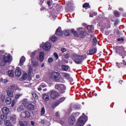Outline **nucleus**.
Segmentation results:
<instances>
[{
	"instance_id": "nucleus-1",
	"label": "nucleus",
	"mask_w": 126,
	"mask_h": 126,
	"mask_svg": "<svg viewBox=\"0 0 126 126\" xmlns=\"http://www.w3.org/2000/svg\"><path fill=\"white\" fill-rule=\"evenodd\" d=\"M0 56H1L0 65L1 66H4L7 63H10L12 61V57L4 52L0 51Z\"/></svg>"
},
{
	"instance_id": "nucleus-2",
	"label": "nucleus",
	"mask_w": 126,
	"mask_h": 126,
	"mask_svg": "<svg viewBox=\"0 0 126 126\" xmlns=\"http://www.w3.org/2000/svg\"><path fill=\"white\" fill-rule=\"evenodd\" d=\"M71 32L75 37H80V38H82L84 36V29L81 28L78 29V33L74 29H72Z\"/></svg>"
},
{
	"instance_id": "nucleus-3",
	"label": "nucleus",
	"mask_w": 126,
	"mask_h": 126,
	"mask_svg": "<svg viewBox=\"0 0 126 126\" xmlns=\"http://www.w3.org/2000/svg\"><path fill=\"white\" fill-rule=\"evenodd\" d=\"M72 58L74 60V63L77 64H80L84 61V56H79L76 54L72 55Z\"/></svg>"
},
{
	"instance_id": "nucleus-4",
	"label": "nucleus",
	"mask_w": 126,
	"mask_h": 126,
	"mask_svg": "<svg viewBox=\"0 0 126 126\" xmlns=\"http://www.w3.org/2000/svg\"><path fill=\"white\" fill-rule=\"evenodd\" d=\"M114 49L116 50V54L122 57V59H125V55H126L125 48L122 46H116Z\"/></svg>"
},
{
	"instance_id": "nucleus-5",
	"label": "nucleus",
	"mask_w": 126,
	"mask_h": 126,
	"mask_svg": "<svg viewBox=\"0 0 126 126\" xmlns=\"http://www.w3.org/2000/svg\"><path fill=\"white\" fill-rule=\"evenodd\" d=\"M60 73L58 72L53 71L51 72L50 75V77L52 80L56 81L57 82H59L61 77H60Z\"/></svg>"
},
{
	"instance_id": "nucleus-6",
	"label": "nucleus",
	"mask_w": 126,
	"mask_h": 126,
	"mask_svg": "<svg viewBox=\"0 0 126 126\" xmlns=\"http://www.w3.org/2000/svg\"><path fill=\"white\" fill-rule=\"evenodd\" d=\"M88 120V118L86 116L84 117H81L78 119L77 122V126H83L85 124V123Z\"/></svg>"
},
{
	"instance_id": "nucleus-7",
	"label": "nucleus",
	"mask_w": 126,
	"mask_h": 126,
	"mask_svg": "<svg viewBox=\"0 0 126 126\" xmlns=\"http://www.w3.org/2000/svg\"><path fill=\"white\" fill-rule=\"evenodd\" d=\"M55 89H57V90H59L61 92V93H64L65 92V86L63 84H57L55 86Z\"/></svg>"
},
{
	"instance_id": "nucleus-8",
	"label": "nucleus",
	"mask_w": 126,
	"mask_h": 126,
	"mask_svg": "<svg viewBox=\"0 0 126 126\" xmlns=\"http://www.w3.org/2000/svg\"><path fill=\"white\" fill-rule=\"evenodd\" d=\"M50 96L52 99H56V98H58L60 96V94L56 91H52Z\"/></svg>"
},
{
	"instance_id": "nucleus-9",
	"label": "nucleus",
	"mask_w": 126,
	"mask_h": 126,
	"mask_svg": "<svg viewBox=\"0 0 126 126\" xmlns=\"http://www.w3.org/2000/svg\"><path fill=\"white\" fill-rule=\"evenodd\" d=\"M51 43L50 42H46L43 46L42 49L45 51H49L51 48Z\"/></svg>"
},
{
	"instance_id": "nucleus-10",
	"label": "nucleus",
	"mask_w": 126,
	"mask_h": 126,
	"mask_svg": "<svg viewBox=\"0 0 126 126\" xmlns=\"http://www.w3.org/2000/svg\"><path fill=\"white\" fill-rule=\"evenodd\" d=\"M15 74L17 77L21 76V69L19 67H17L15 71Z\"/></svg>"
},
{
	"instance_id": "nucleus-11",
	"label": "nucleus",
	"mask_w": 126,
	"mask_h": 126,
	"mask_svg": "<svg viewBox=\"0 0 126 126\" xmlns=\"http://www.w3.org/2000/svg\"><path fill=\"white\" fill-rule=\"evenodd\" d=\"M68 123L69 125H73L74 123H75V119L74 118V116L73 115H71L68 120Z\"/></svg>"
},
{
	"instance_id": "nucleus-12",
	"label": "nucleus",
	"mask_w": 126,
	"mask_h": 126,
	"mask_svg": "<svg viewBox=\"0 0 126 126\" xmlns=\"http://www.w3.org/2000/svg\"><path fill=\"white\" fill-rule=\"evenodd\" d=\"M10 112L9 108L7 107H4L2 108V113L4 115H8V114H9Z\"/></svg>"
},
{
	"instance_id": "nucleus-13",
	"label": "nucleus",
	"mask_w": 126,
	"mask_h": 126,
	"mask_svg": "<svg viewBox=\"0 0 126 126\" xmlns=\"http://www.w3.org/2000/svg\"><path fill=\"white\" fill-rule=\"evenodd\" d=\"M22 116L23 118H30V113L28 111H25L22 113Z\"/></svg>"
},
{
	"instance_id": "nucleus-14",
	"label": "nucleus",
	"mask_w": 126,
	"mask_h": 126,
	"mask_svg": "<svg viewBox=\"0 0 126 126\" xmlns=\"http://www.w3.org/2000/svg\"><path fill=\"white\" fill-rule=\"evenodd\" d=\"M8 89H9V90H11V91L15 92L17 89V86H15L14 85H11L10 87H8Z\"/></svg>"
},
{
	"instance_id": "nucleus-15",
	"label": "nucleus",
	"mask_w": 126,
	"mask_h": 126,
	"mask_svg": "<svg viewBox=\"0 0 126 126\" xmlns=\"http://www.w3.org/2000/svg\"><path fill=\"white\" fill-rule=\"evenodd\" d=\"M56 33L57 35H58V36H62V35H63V32L62 31V28H61V27H59L57 29Z\"/></svg>"
},
{
	"instance_id": "nucleus-16",
	"label": "nucleus",
	"mask_w": 126,
	"mask_h": 126,
	"mask_svg": "<svg viewBox=\"0 0 126 126\" xmlns=\"http://www.w3.org/2000/svg\"><path fill=\"white\" fill-rule=\"evenodd\" d=\"M96 53H97V49L93 48L89 51V55H94L96 54Z\"/></svg>"
},
{
	"instance_id": "nucleus-17",
	"label": "nucleus",
	"mask_w": 126,
	"mask_h": 126,
	"mask_svg": "<svg viewBox=\"0 0 126 126\" xmlns=\"http://www.w3.org/2000/svg\"><path fill=\"white\" fill-rule=\"evenodd\" d=\"M88 30L90 33H92V32H94V26L93 25L88 26Z\"/></svg>"
},
{
	"instance_id": "nucleus-18",
	"label": "nucleus",
	"mask_w": 126,
	"mask_h": 126,
	"mask_svg": "<svg viewBox=\"0 0 126 126\" xmlns=\"http://www.w3.org/2000/svg\"><path fill=\"white\" fill-rule=\"evenodd\" d=\"M13 91H11L10 90H9L8 89V90H7V94L8 95V96H9V97H13Z\"/></svg>"
},
{
	"instance_id": "nucleus-19",
	"label": "nucleus",
	"mask_w": 126,
	"mask_h": 126,
	"mask_svg": "<svg viewBox=\"0 0 126 126\" xmlns=\"http://www.w3.org/2000/svg\"><path fill=\"white\" fill-rule=\"evenodd\" d=\"M27 109L28 110H30L31 111H32V110H34V105H33L32 103H30L27 106Z\"/></svg>"
},
{
	"instance_id": "nucleus-20",
	"label": "nucleus",
	"mask_w": 126,
	"mask_h": 126,
	"mask_svg": "<svg viewBox=\"0 0 126 126\" xmlns=\"http://www.w3.org/2000/svg\"><path fill=\"white\" fill-rule=\"evenodd\" d=\"M44 52H41L39 54V60L40 62H43V61H44Z\"/></svg>"
},
{
	"instance_id": "nucleus-21",
	"label": "nucleus",
	"mask_w": 126,
	"mask_h": 126,
	"mask_svg": "<svg viewBox=\"0 0 126 126\" xmlns=\"http://www.w3.org/2000/svg\"><path fill=\"white\" fill-rule=\"evenodd\" d=\"M25 60V57L22 56L20 60L19 65H23V63H24Z\"/></svg>"
},
{
	"instance_id": "nucleus-22",
	"label": "nucleus",
	"mask_w": 126,
	"mask_h": 126,
	"mask_svg": "<svg viewBox=\"0 0 126 126\" xmlns=\"http://www.w3.org/2000/svg\"><path fill=\"white\" fill-rule=\"evenodd\" d=\"M43 98L44 101H49L50 99V96H49L47 94H44L43 95Z\"/></svg>"
},
{
	"instance_id": "nucleus-23",
	"label": "nucleus",
	"mask_w": 126,
	"mask_h": 126,
	"mask_svg": "<svg viewBox=\"0 0 126 126\" xmlns=\"http://www.w3.org/2000/svg\"><path fill=\"white\" fill-rule=\"evenodd\" d=\"M10 121L13 123V124H15L16 123V116L13 115L10 118Z\"/></svg>"
},
{
	"instance_id": "nucleus-24",
	"label": "nucleus",
	"mask_w": 126,
	"mask_h": 126,
	"mask_svg": "<svg viewBox=\"0 0 126 126\" xmlns=\"http://www.w3.org/2000/svg\"><path fill=\"white\" fill-rule=\"evenodd\" d=\"M4 124L5 126H12V125H11V123H10V121L8 120H4Z\"/></svg>"
},
{
	"instance_id": "nucleus-25",
	"label": "nucleus",
	"mask_w": 126,
	"mask_h": 126,
	"mask_svg": "<svg viewBox=\"0 0 126 126\" xmlns=\"http://www.w3.org/2000/svg\"><path fill=\"white\" fill-rule=\"evenodd\" d=\"M62 75L64 77H65V78H66V79H69V78H70L69 74H68L67 73H64V72L62 73Z\"/></svg>"
},
{
	"instance_id": "nucleus-26",
	"label": "nucleus",
	"mask_w": 126,
	"mask_h": 126,
	"mask_svg": "<svg viewBox=\"0 0 126 126\" xmlns=\"http://www.w3.org/2000/svg\"><path fill=\"white\" fill-rule=\"evenodd\" d=\"M5 102L7 105H10L11 103V98L10 97H7L5 100Z\"/></svg>"
},
{
	"instance_id": "nucleus-27",
	"label": "nucleus",
	"mask_w": 126,
	"mask_h": 126,
	"mask_svg": "<svg viewBox=\"0 0 126 126\" xmlns=\"http://www.w3.org/2000/svg\"><path fill=\"white\" fill-rule=\"evenodd\" d=\"M17 110L18 112H20L24 110V107H23V105H19V106H18Z\"/></svg>"
},
{
	"instance_id": "nucleus-28",
	"label": "nucleus",
	"mask_w": 126,
	"mask_h": 126,
	"mask_svg": "<svg viewBox=\"0 0 126 126\" xmlns=\"http://www.w3.org/2000/svg\"><path fill=\"white\" fill-rule=\"evenodd\" d=\"M69 67H68V66L67 65H63L62 66V68L63 70H64V71H67V70H68V68Z\"/></svg>"
},
{
	"instance_id": "nucleus-29",
	"label": "nucleus",
	"mask_w": 126,
	"mask_h": 126,
	"mask_svg": "<svg viewBox=\"0 0 126 126\" xmlns=\"http://www.w3.org/2000/svg\"><path fill=\"white\" fill-rule=\"evenodd\" d=\"M36 54H37V51L36 50L32 53V54L31 55L32 61L34 60V57H35V55H36Z\"/></svg>"
},
{
	"instance_id": "nucleus-30",
	"label": "nucleus",
	"mask_w": 126,
	"mask_h": 126,
	"mask_svg": "<svg viewBox=\"0 0 126 126\" xmlns=\"http://www.w3.org/2000/svg\"><path fill=\"white\" fill-rule=\"evenodd\" d=\"M32 61V64L33 66H38L39 65L38 62L33 60Z\"/></svg>"
},
{
	"instance_id": "nucleus-31",
	"label": "nucleus",
	"mask_w": 126,
	"mask_h": 126,
	"mask_svg": "<svg viewBox=\"0 0 126 126\" xmlns=\"http://www.w3.org/2000/svg\"><path fill=\"white\" fill-rule=\"evenodd\" d=\"M57 38L56 37V35H54L51 37V40L52 42H56L57 41Z\"/></svg>"
},
{
	"instance_id": "nucleus-32",
	"label": "nucleus",
	"mask_w": 126,
	"mask_h": 126,
	"mask_svg": "<svg viewBox=\"0 0 126 126\" xmlns=\"http://www.w3.org/2000/svg\"><path fill=\"white\" fill-rule=\"evenodd\" d=\"M59 104H60V103L58 102H56L54 103H53L52 105V108H56V107H57V106H59Z\"/></svg>"
},
{
	"instance_id": "nucleus-33",
	"label": "nucleus",
	"mask_w": 126,
	"mask_h": 126,
	"mask_svg": "<svg viewBox=\"0 0 126 126\" xmlns=\"http://www.w3.org/2000/svg\"><path fill=\"white\" fill-rule=\"evenodd\" d=\"M63 33H64L65 36H69V30H68V31L65 30L63 31Z\"/></svg>"
},
{
	"instance_id": "nucleus-34",
	"label": "nucleus",
	"mask_w": 126,
	"mask_h": 126,
	"mask_svg": "<svg viewBox=\"0 0 126 126\" xmlns=\"http://www.w3.org/2000/svg\"><path fill=\"white\" fill-rule=\"evenodd\" d=\"M45 108L42 107L41 110V116H44V115H45Z\"/></svg>"
},
{
	"instance_id": "nucleus-35",
	"label": "nucleus",
	"mask_w": 126,
	"mask_h": 126,
	"mask_svg": "<svg viewBox=\"0 0 126 126\" xmlns=\"http://www.w3.org/2000/svg\"><path fill=\"white\" fill-rule=\"evenodd\" d=\"M8 74L9 76H11V77L13 76V71L12 70L8 71Z\"/></svg>"
},
{
	"instance_id": "nucleus-36",
	"label": "nucleus",
	"mask_w": 126,
	"mask_h": 126,
	"mask_svg": "<svg viewBox=\"0 0 126 126\" xmlns=\"http://www.w3.org/2000/svg\"><path fill=\"white\" fill-rule=\"evenodd\" d=\"M65 100V97H61L60 98V99L58 100V102L60 103H62V102H63V100Z\"/></svg>"
},
{
	"instance_id": "nucleus-37",
	"label": "nucleus",
	"mask_w": 126,
	"mask_h": 126,
	"mask_svg": "<svg viewBox=\"0 0 126 126\" xmlns=\"http://www.w3.org/2000/svg\"><path fill=\"white\" fill-rule=\"evenodd\" d=\"M7 117V116L6 115H4L3 114H2L0 116L1 120H5V119H6Z\"/></svg>"
},
{
	"instance_id": "nucleus-38",
	"label": "nucleus",
	"mask_w": 126,
	"mask_h": 126,
	"mask_svg": "<svg viewBox=\"0 0 126 126\" xmlns=\"http://www.w3.org/2000/svg\"><path fill=\"white\" fill-rule=\"evenodd\" d=\"M32 95L34 99H35L36 100L38 99V95H37V94H36V93H33L32 94Z\"/></svg>"
},
{
	"instance_id": "nucleus-39",
	"label": "nucleus",
	"mask_w": 126,
	"mask_h": 126,
	"mask_svg": "<svg viewBox=\"0 0 126 126\" xmlns=\"http://www.w3.org/2000/svg\"><path fill=\"white\" fill-rule=\"evenodd\" d=\"M17 102V100L16 99L13 100L12 101V104H11L12 107H13L15 105Z\"/></svg>"
},
{
	"instance_id": "nucleus-40",
	"label": "nucleus",
	"mask_w": 126,
	"mask_h": 126,
	"mask_svg": "<svg viewBox=\"0 0 126 126\" xmlns=\"http://www.w3.org/2000/svg\"><path fill=\"white\" fill-rule=\"evenodd\" d=\"M114 15H115V16L119 17V16H120V12H119V11H115Z\"/></svg>"
},
{
	"instance_id": "nucleus-41",
	"label": "nucleus",
	"mask_w": 126,
	"mask_h": 126,
	"mask_svg": "<svg viewBox=\"0 0 126 126\" xmlns=\"http://www.w3.org/2000/svg\"><path fill=\"white\" fill-rule=\"evenodd\" d=\"M27 104V99H24L23 100V105H24V106H26V105Z\"/></svg>"
},
{
	"instance_id": "nucleus-42",
	"label": "nucleus",
	"mask_w": 126,
	"mask_h": 126,
	"mask_svg": "<svg viewBox=\"0 0 126 126\" xmlns=\"http://www.w3.org/2000/svg\"><path fill=\"white\" fill-rule=\"evenodd\" d=\"M27 77H28L27 74L24 73L22 77V79L25 80V79H27Z\"/></svg>"
},
{
	"instance_id": "nucleus-43",
	"label": "nucleus",
	"mask_w": 126,
	"mask_h": 126,
	"mask_svg": "<svg viewBox=\"0 0 126 126\" xmlns=\"http://www.w3.org/2000/svg\"><path fill=\"white\" fill-rule=\"evenodd\" d=\"M88 6H89V4L88 3H85L83 5V7L84 8H85V7H88Z\"/></svg>"
},
{
	"instance_id": "nucleus-44",
	"label": "nucleus",
	"mask_w": 126,
	"mask_h": 126,
	"mask_svg": "<svg viewBox=\"0 0 126 126\" xmlns=\"http://www.w3.org/2000/svg\"><path fill=\"white\" fill-rule=\"evenodd\" d=\"M40 87H42L43 88H45V87H47V85L45 84V83H41L40 85Z\"/></svg>"
},
{
	"instance_id": "nucleus-45",
	"label": "nucleus",
	"mask_w": 126,
	"mask_h": 126,
	"mask_svg": "<svg viewBox=\"0 0 126 126\" xmlns=\"http://www.w3.org/2000/svg\"><path fill=\"white\" fill-rule=\"evenodd\" d=\"M54 62V59L53 58L50 57L48 59V63H53Z\"/></svg>"
},
{
	"instance_id": "nucleus-46",
	"label": "nucleus",
	"mask_w": 126,
	"mask_h": 126,
	"mask_svg": "<svg viewBox=\"0 0 126 126\" xmlns=\"http://www.w3.org/2000/svg\"><path fill=\"white\" fill-rule=\"evenodd\" d=\"M70 56V55L68 53L64 55L65 59H69Z\"/></svg>"
},
{
	"instance_id": "nucleus-47",
	"label": "nucleus",
	"mask_w": 126,
	"mask_h": 126,
	"mask_svg": "<svg viewBox=\"0 0 126 126\" xmlns=\"http://www.w3.org/2000/svg\"><path fill=\"white\" fill-rule=\"evenodd\" d=\"M54 56L55 58V59H56V60H58V59H59V55H58V54L57 53H54Z\"/></svg>"
},
{
	"instance_id": "nucleus-48",
	"label": "nucleus",
	"mask_w": 126,
	"mask_h": 126,
	"mask_svg": "<svg viewBox=\"0 0 126 126\" xmlns=\"http://www.w3.org/2000/svg\"><path fill=\"white\" fill-rule=\"evenodd\" d=\"M97 44V39L94 38L93 39V45H96Z\"/></svg>"
},
{
	"instance_id": "nucleus-49",
	"label": "nucleus",
	"mask_w": 126,
	"mask_h": 126,
	"mask_svg": "<svg viewBox=\"0 0 126 126\" xmlns=\"http://www.w3.org/2000/svg\"><path fill=\"white\" fill-rule=\"evenodd\" d=\"M20 96H22V94H17L15 96V99H18Z\"/></svg>"
},
{
	"instance_id": "nucleus-50",
	"label": "nucleus",
	"mask_w": 126,
	"mask_h": 126,
	"mask_svg": "<svg viewBox=\"0 0 126 126\" xmlns=\"http://www.w3.org/2000/svg\"><path fill=\"white\" fill-rule=\"evenodd\" d=\"M122 63H116V65L117 66L119 67V68L121 67L122 66Z\"/></svg>"
},
{
	"instance_id": "nucleus-51",
	"label": "nucleus",
	"mask_w": 126,
	"mask_h": 126,
	"mask_svg": "<svg viewBox=\"0 0 126 126\" xmlns=\"http://www.w3.org/2000/svg\"><path fill=\"white\" fill-rule=\"evenodd\" d=\"M19 124L20 126H25L24 124H23V122H22V121L19 122Z\"/></svg>"
},
{
	"instance_id": "nucleus-52",
	"label": "nucleus",
	"mask_w": 126,
	"mask_h": 126,
	"mask_svg": "<svg viewBox=\"0 0 126 126\" xmlns=\"http://www.w3.org/2000/svg\"><path fill=\"white\" fill-rule=\"evenodd\" d=\"M61 50L62 52H66V49H65V48H61Z\"/></svg>"
},
{
	"instance_id": "nucleus-53",
	"label": "nucleus",
	"mask_w": 126,
	"mask_h": 126,
	"mask_svg": "<svg viewBox=\"0 0 126 126\" xmlns=\"http://www.w3.org/2000/svg\"><path fill=\"white\" fill-rule=\"evenodd\" d=\"M48 6H51V1H50L49 0L47 1V2Z\"/></svg>"
},
{
	"instance_id": "nucleus-54",
	"label": "nucleus",
	"mask_w": 126,
	"mask_h": 126,
	"mask_svg": "<svg viewBox=\"0 0 126 126\" xmlns=\"http://www.w3.org/2000/svg\"><path fill=\"white\" fill-rule=\"evenodd\" d=\"M69 82H72L73 81V79L70 77L69 79H68Z\"/></svg>"
},
{
	"instance_id": "nucleus-55",
	"label": "nucleus",
	"mask_w": 126,
	"mask_h": 126,
	"mask_svg": "<svg viewBox=\"0 0 126 126\" xmlns=\"http://www.w3.org/2000/svg\"><path fill=\"white\" fill-rule=\"evenodd\" d=\"M31 124L32 126H35V122H34V121H31Z\"/></svg>"
},
{
	"instance_id": "nucleus-56",
	"label": "nucleus",
	"mask_w": 126,
	"mask_h": 126,
	"mask_svg": "<svg viewBox=\"0 0 126 126\" xmlns=\"http://www.w3.org/2000/svg\"><path fill=\"white\" fill-rule=\"evenodd\" d=\"M38 91H42V87L39 86V88H38Z\"/></svg>"
},
{
	"instance_id": "nucleus-57",
	"label": "nucleus",
	"mask_w": 126,
	"mask_h": 126,
	"mask_svg": "<svg viewBox=\"0 0 126 126\" xmlns=\"http://www.w3.org/2000/svg\"><path fill=\"white\" fill-rule=\"evenodd\" d=\"M118 41H122L123 42V41H124V38H118Z\"/></svg>"
},
{
	"instance_id": "nucleus-58",
	"label": "nucleus",
	"mask_w": 126,
	"mask_h": 126,
	"mask_svg": "<svg viewBox=\"0 0 126 126\" xmlns=\"http://www.w3.org/2000/svg\"><path fill=\"white\" fill-rule=\"evenodd\" d=\"M60 124H61V125H63L64 124V122H63V121H60Z\"/></svg>"
},
{
	"instance_id": "nucleus-59",
	"label": "nucleus",
	"mask_w": 126,
	"mask_h": 126,
	"mask_svg": "<svg viewBox=\"0 0 126 126\" xmlns=\"http://www.w3.org/2000/svg\"><path fill=\"white\" fill-rule=\"evenodd\" d=\"M1 101H2V102H3V101H4V97H3V96L1 97Z\"/></svg>"
},
{
	"instance_id": "nucleus-60",
	"label": "nucleus",
	"mask_w": 126,
	"mask_h": 126,
	"mask_svg": "<svg viewBox=\"0 0 126 126\" xmlns=\"http://www.w3.org/2000/svg\"><path fill=\"white\" fill-rule=\"evenodd\" d=\"M16 90H18V91H21V89H20V88H17V87Z\"/></svg>"
},
{
	"instance_id": "nucleus-61",
	"label": "nucleus",
	"mask_w": 126,
	"mask_h": 126,
	"mask_svg": "<svg viewBox=\"0 0 126 126\" xmlns=\"http://www.w3.org/2000/svg\"><path fill=\"white\" fill-rule=\"evenodd\" d=\"M36 78H37V79L40 78V75H36Z\"/></svg>"
},
{
	"instance_id": "nucleus-62",
	"label": "nucleus",
	"mask_w": 126,
	"mask_h": 126,
	"mask_svg": "<svg viewBox=\"0 0 126 126\" xmlns=\"http://www.w3.org/2000/svg\"><path fill=\"white\" fill-rule=\"evenodd\" d=\"M119 10L120 11H123L124 10V9H123V8H119Z\"/></svg>"
},
{
	"instance_id": "nucleus-63",
	"label": "nucleus",
	"mask_w": 126,
	"mask_h": 126,
	"mask_svg": "<svg viewBox=\"0 0 126 126\" xmlns=\"http://www.w3.org/2000/svg\"><path fill=\"white\" fill-rule=\"evenodd\" d=\"M56 116H57V117H59V112L56 113Z\"/></svg>"
},
{
	"instance_id": "nucleus-64",
	"label": "nucleus",
	"mask_w": 126,
	"mask_h": 126,
	"mask_svg": "<svg viewBox=\"0 0 126 126\" xmlns=\"http://www.w3.org/2000/svg\"><path fill=\"white\" fill-rule=\"evenodd\" d=\"M90 17H93V15L92 14H90Z\"/></svg>"
}]
</instances>
